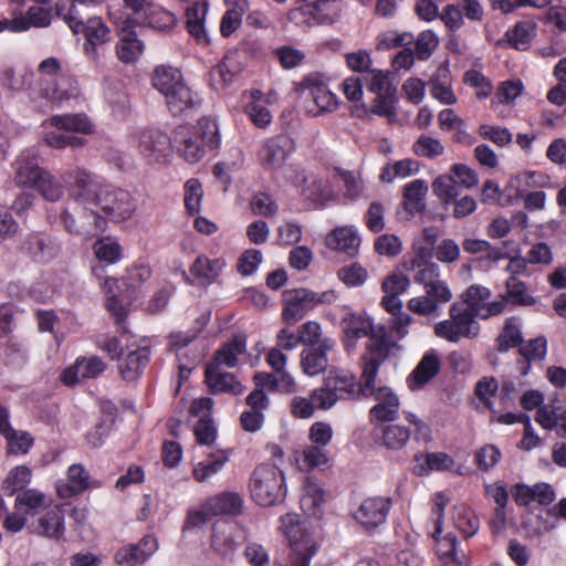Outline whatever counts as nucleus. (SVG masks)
<instances>
[{"mask_svg": "<svg viewBox=\"0 0 566 566\" xmlns=\"http://www.w3.org/2000/svg\"><path fill=\"white\" fill-rule=\"evenodd\" d=\"M171 140L180 157L196 164L220 146L219 128L216 120L203 117L196 126L176 127Z\"/></svg>", "mask_w": 566, "mask_h": 566, "instance_id": "nucleus-1", "label": "nucleus"}, {"mask_svg": "<svg viewBox=\"0 0 566 566\" xmlns=\"http://www.w3.org/2000/svg\"><path fill=\"white\" fill-rule=\"evenodd\" d=\"M45 129L54 127L56 130H46L43 142L52 148L63 149L67 146L72 148L83 147L86 143L85 138L77 137L72 133H91L92 125L88 118L83 114L54 115L43 122Z\"/></svg>", "mask_w": 566, "mask_h": 566, "instance_id": "nucleus-2", "label": "nucleus"}, {"mask_svg": "<svg viewBox=\"0 0 566 566\" xmlns=\"http://www.w3.org/2000/svg\"><path fill=\"white\" fill-rule=\"evenodd\" d=\"M358 384L353 373L334 368L324 378L323 385L312 391V398L318 408L327 410L338 400L358 395Z\"/></svg>", "mask_w": 566, "mask_h": 566, "instance_id": "nucleus-3", "label": "nucleus"}, {"mask_svg": "<svg viewBox=\"0 0 566 566\" xmlns=\"http://www.w3.org/2000/svg\"><path fill=\"white\" fill-rule=\"evenodd\" d=\"M282 471L273 464L256 467L250 479V491L253 500L262 506L274 505L285 497Z\"/></svg>", "mask_w": 566, "mask_h": 566, "instance_id": "nucleus-4", "label": "nucleus"}, {"mask_svg": "<svg viewBox=\"0 0 566 566\" xmlns=\"http://www.w3.org/2000/svg\"><path fill=\"white\" fill-rule=\"evenodd\" d=\"M335 300L336 294L333 290L322 293L304 287L286 290L283 293V318L287 324H295L318 304H331Z\"/></svg>", "mask_w": 566, "mask_h": 566, "instance_id": "nucleus-5", "label": "nucleus"}, {"mask_svg": "<svg viewBox=\"0 0 566 566\" xmlns=\"http://www.w3.org/2000/svg\"><path fill=\"white\" fill-rule=\"evenodd\" d=\"M376 379L369 381L365 387V379H359L358 395L373 397L376 405L369 410V420L375 422L395 421L399 417L400 401L394 390L387 386L376 387Z\"/></svg>", "mask_w": 566, "mask_h": 566, "instance_id": "nucleus-6", "label": "nucleus"}, {"mask_svg": "<svg viewBox=\"0 0 566 566\" xmlns=\"http://www.w3.org/2000/svg\"><path fill=\"white\" fill-rule=\"evenodd\" d=\"M395 346L391 333L384 326L377 325L367 344V353L361 357L363 371L359 379H365V387L376 379L381 364Z\"/></svg>", "mask_w": 566, "mask_h": 566, "instance_id": "nucleus-7", "label": "nucleus"}, {"mask_svg": "<svg viewBox=\"0 0 566 566\" xmlns=\"http://www.w3.org/2000/svg\"><path fill=\"white\" fill-rule=\"evenodd\" d=\"M101 196L97 208L104 214L101 217L105 220L123 222L136 211V200L127 190L106 186Z\"/></svg>", "mask_w": 566, "mask_h": 566, "instance_id": "nucleus-8", "label": "nucleus"}, {"mask_svg": "<svg viewBox=\"0 0 566 566\" xmlns=\"http://www.w3.org/2000/svg\"><path fill=\"white\" fill-rule=\"evenodd\" d=\"M63 180L69 185L71 196L76 202L83 205L84 208H97L105 185H102L94 176L82 169L65 172Z\"/></svg>", "mask_w": 566, "mask_h": 566, "instance_id": "nucleus-9", "label": "nucleus"}, {"mask_svg": "<svg viewBox=\"0 0 566 566\" xmlns=\"http://www.w3.org/2000/svg\"><path fill=\"white\" fill-rule=\"evenodd\" d=\"M20 252L32 261L46 264L54 260L62 251L57 238L42 231L29 232L20 243Z\"/></svg>", "mask_w": 566, "mask_h": 566, "instance_id": "nucleus-10", "label": "nucleus"}, {"mask_svg": "<svg viewBox=\"0 0 566 566\" xmlns=\"http://www.w3.org/2000/svg\"><path fill=\"white\" fill-rule=\"evenodd\" d=\"M293 150V139L285 134H280L262 144L258 151V158L264 169L277 170L284 165Z\"/></svg>", "mask_w": 566, "mask_h": 566, "instance_id": "nucleus-11", "label": "nucleus"}, {"mask_svg": "<svg viewBox=\"0 0 566 566\" xmlns=\"http://www.w3.org/2000/svg\"><path fill=\"white\" fill-rule=\"evenodd\" d=\"M302 92L307 91L314 107H307V113L318 116L324 113H332L338 107V99L326 84L321 82L316 76L310 75L301 83Z\"/></svg>", "mask_w": 566, "mask_h": 566, "instance_id": "nucleus-12", "label": "nucleus"}, {"mask_svg": "<svg viewBox=\"0 0 566 566\" xmlns=\"http://www.w3.org/2000/svg\"><path fill=\"white\" fill-rule=\"evenodd\" d=\"M72 32L84 34V52L93 61L98 59L97 48L111 41V30L99 17L90 18L86 22L82 17L78 30Z\"/></svg>", "mask_w": 566, "mask_h": 566, "instance_id": "nucleus-13", "label": "nucleus"}, {"mask_svg": "<svg viewBox=\"0 0 566 566\" xmlns=\"http://www.w3.org/2000/svg\"><path fill=\"white\" fill-rule=\"evenodd\" d=\"M391 505L388 496H371L360 503L353 516L365 528H376L386 522Z\"/></svg>", "mask_w": 566, "mask_h": 566, "instance_id": "nucleus-14", "label": "nucleus"}, {"mask_svg": "<svg viewBox=\"0 0 566 566\" xmlns=\"http://www.w3.org/2000/svg\"><path fill=\"white\" fill-rule=\"evenodd\" d=\"M171 138L159 129H146L139 134L138 150L149 163H159L170 153Z\"/></svg>", "mask_w": 566, "mask_h": 566, "instance_id": "nucleus-15", "label": "nucleus"}, {"mask_svg": "<svg viewBox=\"0 0 566 566\" xmlns=\"http://www.w3.org/2000/svg\"><path fill=\"white\" fill-rule=\"evenodd\" d=\"M96 486L82 464H72L67 469L66 479L56 481L55 489L60 499H71L90 488Z\"/></svg>", "mask_w": 566, "mask_h": 566, "instance_id": "nucleus-16", "label": "nucleus"}, {"mask_svg": "<svg viewBox=\"0 0 566 566\" xmlns=\"http://www.w3.org/2000/svg\"><path fill=\"white\" fill-rule=\"evenodd\" d=\"M335 347V340L324 338L316 346H307L301 353V368L307 376H317L328 367L327 353Z\"/></svg>", "mask_w": 566, "mask_h": 566, "instance_id": "nucleus-17", "label": "nucleus"}, {"mask_svg": "<svg viewBox=\"0 0 566 566\" xmlns=\"http://www.w3.org/2000/svg\"><path fill=\"white\" fill-rule=\"evenodd\" d=\"M512 496L518 506H528L533 502L546 506L555 501L556 493L553 486L545 482L535 483L534 485L516 483L513 486Z\"/></svg>", "mask_w": 566, "mask_h": 566, "instance_id": "nucleus-18", "label": "nucleus"}, {"mask_svg": "<svg viewBox=\"0 0 566 566\" xmlns=\"http://www.w3.org/2000/svg\"><path fill=\"white\" fill-rule=\"evenodd\" d=\"M104 369L105 363L97 356L77 358L72 366L63 371L61 379L64 385L73 386L82 379L97 377Z\"/></svg>", "mask_w": 566, "mask_h": 566, "instance_id": "nucleus-19", "label": "nucleus"}, {"mask_svg": "<svg viewBox=\"0 0 566 566\" xmlns=\"http://www.w3.org/2000/svg\"><path fill=\"white\" fill-rule=\"evenodd\" d=\"M157 548V539L153 535H145L137 544L119 548L115 554V560L120 565L143 564Z\"/></svg>", "mask_w": 566, "mask_h": 566, "instance_id": "nucleus-20", "label": "nucleus"}, {"mask_svg": "<svg viewBox=\"0 0 566 566\" xmlns=\"http://www.w3.org/2000/svg\"><path fill=\"white\" fill-rule=\"evenodd\" d=\"M46 170L39 166L38 155L33 150L23 151L15 160V182L32 188Z\"/></svg>", "mask_w": 566, "mask_h": 566, "instance_id": "nucleus-21", "label": "nucleus"}, {"mask_svg": "<svg viewBox=\"0 0 566 566\" xmlns=\"http://www.w3.org/2000/svg\"><path fill=\"white\" fill-rule=\"evenodd\" d=\"M169 112L174 116L189 114L201 104V98L198 93L193 92L186 82L179 84L174 91L165 96Z\"/></svg>", "mask_w": 566, "mask_h": 566, "instance_id": "nucleus-22", "label": "nucleus"}, {"mask_svg": "<svg viewBox=\"0 0 566 566\" xmlns=\"http://www.w3.org/2000/svg\"><path fill=\"white\" fill-rule=\"evenodd\" d=\"M342 327L345 334L344 346L348 353L356 348V342L359 338L371 337L376 326L369 318L358 314H347L342 321Z\"/></svg>", "mask_w": 566, "mask_h": 566, "instance_id": "nucleus-23", "label": "nucleus"}, {"mask_svg": "<svg viewBox=\"0 0 566 566\" xmlns=\"http://www.w3.org/2000/svg\"><path fill=\"white\" fill-rule=\"evenodd\" d=\"M326 244L332 250L354 256L358 253L360 237L353 226L337 227L326 237Z\"/></svg>", "mask_w": 566, "mask_h": 566, "instance_id": "nucleus-24", "label": "nucleus"}, {"mask_svg": "<svg viewBox=\"0 0 566 566\" xmlns=\"http://www.w3.org/2000/svg\"><path fill=\"white\" fill-rule=\"evenodd\" d=\"M104 0H57L54 6L55 13L70 27L72 31L80 28V19L83 17V10L96 7Z\"/></svg>", "mask_w": 566, "mask_h": 566, "instance_id": "nucleus-25", "label": "nucleus"}, {"mask_svg": "<svg viewBox=\"0 0 566 566\" xmlns=\"http://www.w3.org/2000/svg\"><path fill=\"white\" fill-rule=\"evenodd\" d=\"M441 363L439 355L434 350L427 352L416 368L408 377V385L413 389H418L434 378L440 371Z\"/></svg>", "mask_w": 566, "mask_h": 566, "instance_id": "nucleus-26", "label": "nucleus"}, {"mask_svg": "<svg viewBox=\"0 0 566 566\" xmlns=\"http://www.w3.org/2000/svg\"><path fill=\"white\" fill-rule=\"evenodd\" d=\"M90 217L94 219V223L92 224L80 222V220L77 221L67 210H63L61 221L63 222L64 229L71 234L95 237L105 230L106 221L96 210H91Z\"/></svg>", "mask_w": 566, "mask_h": 566, "instance_id": "nucleus-27", "label": "nucleus"}, {"mask_svg": "<svg viewBox=\"0 0 566 566\" xmlns=\"http://www.w3.org/2000/svg\"><path fill=\"white\" fill-rule=\"evenodd\" d=\"M243 499L235 492H222L206 501V510L210 515H239L242 513Z\"/></svg>", "mask_w": 566, "mask_h": 566, "instance_id": "nucleus-28", "label": "nucleus"}, {"mask_svg": "<svg viewBox=\"0 0 566 566\" xmlns=\"http://www.w3.org/2000/svg\"><path fill=\"white\" fill-rule=\"evenodd\" d=\"M206 382L212 394L229 392L234 396L243 392V386L231 373H221L217 366H208L205 373Z\"/></svg>", "mask_w": 566, "mask_h": 566, "instance_id": "nucleus-29", "label": "nucleus"}, {"mask_svg": "<svg viewBox=\"0 0 566 566\" xmlns=\"http://www.w3.org/2000/svg\"><path fill=\"white\" fill-rule=\"evenodd\" d=\"M148 347H138L129 350L118 359V369L126 380L136 379L149 361Z\"/></svg>", "mask_w": 566, "mask_h": 566, "instance_id": "nucleus-30", "label": "nucleus"}, {"mask_svg": "<svg viewBox=\"0 0 566 566\" xmlns=\"http://www.w3.org/2000/svg\"><path fill=\"white\" fill-rule=\"evenodd\" d=\"M36 533L52 538L61 539L65 533L64 513L60 506H54L44 513L39 520L35 528Z\"/></svg>", "mask_w": 566, "mask_h": 566, "instance_id": "nucleus-31", "label": "nucleus"}, {"mask_svg": "<svg viewBox=\"0 0 566 566\" xmlns=\"http://www.w3.org/2000/svg\"><path fill=\"white\" fill-rule=\"evenodd\" d=\"M375 436L379 437L380 444L388 450H401L410 439L408 427L400 424H380L374 430Z\"/></svg>", "mask_w": 566, "mask_h": 566, "instance_id": "nucleus-32", "label": "nucleus"}, {"mask_svg": "<svg viewBox=\"0 0 566 566\" xmlns=\"http://www.w3.org/2000/svg\"><path fill=\"white\" fill-rule=\"evenodd\" d=\"M211 547L220 556L231 558L238 548L234 528L228 523L214 525L211 535Z\"/></svg>", "mask_w": 566, "mask_h": 566, "instance_id": "nucleus-33", "label": "nucleus"}, {"mask_svg": "<svg viewBox=\"0 0 566 566\" xmlns=\"http://www.w3.org/2000/svg\"><path fill=\"white\" fill-rule=\"evenodd\" d=\"M428 192V185L422 179H415L403 187V208L410 214L420 213L426 209V196Z\"/></svg>", "mask_w": 566, "mask_h": 566, "instance_id": "nucleus-34", "label": "nucleus"}, {"mask_svg": "<svg viewBox=\"0 0 566 566\" xmlns=\"http://www.w3.org/2000/svg\"><path fill=\"white\" fill-rule=\"evenodd\" d=\"M247 350V337L242 334L235 335L230 342L218 349L210 366L224 365L232 368L237 365L238 357Z\"/></svg>", "mask_w": 566, "mask_h": 566, "instance_id": "nucleus-35", "label": "nucleus"}, {"mask_svg": "<svg viewBox=\"0 0 566 566\" xmlns=\"http://www.w3.org/2000/svg\"><path fill=\"white\" fill-rule=\"evenodd\" d=\"M137 22L154 30L167 31L175 27L176 17L174 13L153 2L148 4L145 13H143Z\"/></svg>", "mask_w": 566, "mask_h": 566, "instance_id": "nucleus-36", "label": "nucleus"}, {"mask_svg": "<svg viewBox=\"0 0 566 566\" xmlns=\"http://www.w3.org/2000/svg\"><path fill=\"white\" fill-rule=\"evenodd\" d=\"M228 460V454L222 450L210 453L207 459L195 465L192 471L195 480L199 483L207 482L222 470Z\"/></svg>", "mask_w": 566, "mask_h": 566, "instance_id": "nucleus-37", "label": "nucleus"}, {"mask_svg": "<svg viewBox=\"0 0 566 566\" xmlns=\"http://www.w3.org/2000/svg\"><path fill=\"white\" fill-rule=\"evenodd\" d=\"M523 335L520 318L512 316L505 319L504 326L496 338V348L500 353H506L511 348L521 347Z\"/></svg>", "mask_w": 566, "mask_h": 566, "instance_id": "nucleus-38", "label": "nucleus"}, {"mask_svg": "<svg viewBox=\"0 0 566 566\" xmlns=\"http://www.w3.org/2000/svg\"><path fill=\"white\" fill-rule=\"evenodd\" d=\"M449 315L454 321L457 331L460 333L462 338H473L479 334L480 326L473 313L464 310L463 305L454 303L449 310Z\"/></svg>", "mask_w": 566, "mask_h": 566, "instance_id": "nucleus-39", "label": "nucleus"}, {"mask_svg": "<svg viewBox=\"0 0 566 566\" xmlns=\"http://www.w3.org/2000/svg\"><path fill=\"white\" fill-rule=\"evenodd\" d=\"M151 81L154 87L164 96L168 95L175 87L185 82L180 70L167 65L157 66Z\"/></svg>", "mask_w": 566, "mask_h": 566, "instance_id": "nucleus-40", "label": "nucleus"}, {"mask_svg": "<svg viewBox=\"0 0 566 566\" xmlns=\"http://www.w3.org/2000/svg\"><path fill=\"white\" fill-rule=\"evenodd\" d=\"M430 93L433 98L446 105H452L457 102L455 95L451 90L449 69L447 66H440L431 81Z\"/></svg>", "mask_w": 566, "mask_h": 566, "instance_id": "nucleus-41", "label": "nucleus"}, {"mask_svg": "<svg viewBox=\"0 0 566 566\" xmlns=\"http://www.w3.org/2000/svg\"><path fill=\"white\" fill-rule=\"evenodd\" d=\"M304 181L307 184L302 190V196L316 206L324 207L336 198L332 186L327 181L318 178H313L310 181L304 178Z\"/></svg>", "mask_w": 566, "mask_h": 566, "instance_id": "nucleus-42", "label": "nucleus"}, {"mask_svg": "<svg viewBox=\"0 0 566 566\" xmlns=\"http://www.w3.org/2000/svg\"><path fill=\"white\" fill-rule=\"evenodd\" d=\"M144 50V44L137 39V34L133 29H123L120 41L117 44V56L120 61L130 63L138 59Z\"/></svg>", "mask_w": 566, "mask_h": 566, "instance_id": "nucleus-43", "label": "nucleus"}, {"mask_svg": "<svg viewBox=\"0 0 566 566\" xmlns=\"http://www.w3.org/2000/svg\"><path fill=\"white\" fill-rule=\"evenodd\" d=\"M14 506L24 514L34 515L48 506V501L43 492L35 489H27L17 495Z\"/></svg>", "mask_w": 566, "mask_h": 566, "instance_id": "nucleus-44", "label": "nucleus"}, {"mask_svg": "<svg viewBox=\"0 0 566 566\" xmlns=\"http://www.w3.org/2000/svg\"><path fill=\"white\" fill-rule=\"evenodd\" d=\"M224 265L222 259L210 260L205 255H199L191 265L190 273L192 276L210 283L220 274Z\"/></svg>", "mask_w": 566, "mask_h": 566, "instance_id": "nucleus-45", "label": "nucleus"}, {"mask_svg": "<svg viewBox=\"0 0 566 566\" xmlns=\"http://www.w3.org/2000/svg\"><path fill=\"white\" fill-rule=\"evenodd\" d=\"M464 310L473 313L476 317L484 311L486 301L491 297V291L482 285H471L461 295Z\"/></svg>", "mask_w": 566, "mask_h": 566, "instance_id": "nucleus-46", "label": "nucleus"}, {"mask_svg": "<svg viewBox=\"0 0 566 566\" xmlns=\"http://www.w3.org/2000/svg\"><path fill=\"white\" fill-rule=\"evenodd\" d=\"M505 297L515 306H531L536 298L527 292L526 284L518 277L510 276L505 282Z\"/></svg>", "mask_w": 566, "mask_h": 566, "instance_id": "nucleus-47", "label": "nucleus"}, {"mask_svg": "<svg viewBox=\"0 0 566 566\" xmlns=\"http://www.w3.org/2000/svg\"><path fill=\"white\" fill-rule=\"evenodd\" d=\"M535 30L536 27L534 23L521 21L517 22L513 29L506 31L505 38L512 48L524 51L530 46L535 35Z\"/></svg>", "mask_w": 566, "mask_h": 566, "instance_id": "nucleus-48", "label": "nucleus"}, {"mask_svg": "<svg viewBox=\"0 0 566 566\" xmlns=\"http://www.w3.org/2000/svg\"><path fill=\"white\" fill-rule=\"evenodd\" d=\"M93 251L99 263L114 264L122 259V247L109 237L98 239L93 244Z\"/></svg>", "mask_w": 566, "mask_h": 566, "instance_id": "nucleus-49", "label": "nucleus"}, {"mask_svg": "<svg viewBox=\"0 0 566 566\" xmlns=\"http://www.w3.org/2000/svg\"><path fill=\"white\" fill-rule=\"evenodd\" d=\"M208 11V4L195 2L186 10L187 29L197 40L206 38L205 18Z\"/></svg>", "mask_w": 566, "mask_h": 566, "instance_id": "nucleus-50", "label": "nucleus"}, {"mask_svg": "<svg viewBox=\"0 0 566 566\" xmlns=\"http://www.w3.org/2000/svg\"><path fill=\"white\" fill-rule=\"evenodd\" d=\"M32 471L25 465H18L9 471L2 482V489L9 495L18 491H24V488L31 482Z\"/></svg>", "mask_w": 566, "mask_h": 566, "instance_id": "nucleus-51", "label": "nucleus"}, {"mask_svg": "<svg viewBox=\"0 0 566 566\" xmlns=\"http://www.w3.org/2000/svg\"><path fill=\"white\" fill-rule=\"evenodd\" d=\"M7 440V453L13 455H23L29 452L33 446L34 439L27 431L10 429V432L2 434Z\"/></svg>", "mask_w": 566, "mask_h": 566, "instance_id": "nucleus-52", "label": "nucleus"}, {"mask_svg": "<svg viewBox=\"0 0 566 566\" xmlns=\"http://www.w3.org/2000/svg\"><path fill=\"white\" fill-rule=\"evenodd\" d=\"M239 69L232 65L230 59L226 57L222 62L214 65L210 71L211 86L220 90L230 84L237 75Z\"/></svg>", "mask_w": 566, "mask_h": 566, "instance_id": "nucleus-53", "label": "nucleus"}, {"mask_svg": "<svg viewBox=\"0 0 566 566\" xmlns=\"http://www.w3.org/2000/svg\"><path fill=\"white\" fill-rule=\"evenodd\" d=\"M432 190L446 205L454 201L460 196L459 187L451 174L437 177L432 182Z\"/></svg>", "mask_w": 566, "mask_h": 566, "instance_id": "nucleus-54", "label": "nucleus"}, {"mask_svg": "<svg viewBox=\"0 0 566 566\" xmlns=\"http://www.w3.org/2000/svg\"><path fill=\"white\" fill-rule=\"evenodd\" d=\"M32 188L49 201H57L64 193L63 185L49 171H45Z\"/></svg>", "mask_w": 566, "mask_h": 566, "instance_id": "nucleus-55", "label": "nucleus"}, {"mask_svg": "<svg viewBox=\"0 0 566 566\" xmlns=\"http://www.w3.org/2000/svg\"><path fill=\"white\" fill-rule=\"evenodd\" d=\"M413 153L419 157L434 159L444 153V146L437 138L421 135L412 145Z\"/></svg>", "mask_w": 566, "mask_h": 566, "instance_id": "nucleus-56", "label": "nucleus"}, {"mask_svg": "<svg viewBox=\"0 0 566 566\" xmlns=\"http://www.w3.org/2000/svg\"><path fill=\"white\" fill-rule=\"evenodd\" d=\"M304 495L302 506L307 510H315L324 502L325 492L322 486L312 478L307 476L304 481Z\"/></svg>", "mask_w": 566, "mask_h": 566, "instance_id": "nucleus-57", "label": "nucleus"}, {"mask_svg": "<svg viewBox=\"0 0 566 566\" xmlns=\"http://www.w3.org/2000/svg\"><path fill=\"white\" fill-rule=\"evenodd\" d=\"M14 20H22L25 24L23 31L34 28H46L51 24V11L42 7H30L25 15L15 17Z\"/></svg>", "mask_w": 566, "mask_h": 566, "instance_id": "nucleus-58", "label": "nucleus"}, {"mask_svg": "<svg viewBox=\"0 0 566 566\" xmlns=\"http://www.w3.org/2000/svg\"><path fill=\"white\" fill-rule=\"evenodd\" d=\"M338 176L344 184V197L346 199L356 200L361 197L365 187L364 181L359 175L353 171L338 170Z\"/></svg>", "mask_w": 566, "mask_h": 566, "instance_id": "nucleus-59", "label": "nucleus"}, {"mask_svg": "<svg viewBox=\"0 0 566 566\" xmlns=\"http://www.w3.org/2000/svg\"><path fill=\"white\" fill-rule=\"evenodd\" d=\"M203 190L198 179H189L185 184V206L190 214L199 212Z\"/></svg>", "mask_w": 566, "mask_h": 566, "instance_id": "nucleus-60", "label": "nucleus"}, {"mask_svg": "<svg viewBox=\"0 0 566 566\" xmlns=\"http://www.w3.org/2000/svg\"><path fill=\"white\" fill-rule=\"evenodd\" d=\"M193 433L199 444L210 446L217 438V428L210 415H203L195 426Z\"/></svg>", "mask_w": 566, "mask_h": 566, "instance_id": "nucleus-61", "label": "nucleus"}, {"mask_svg": "<svg viewBox=\"0 0 566 566\" xmlns=\"http://www.w3.org/2000/svg\"><path fill=\"white\" fill-rule=\"evenodd\" d=\"M367 87L370 92L376 94L388 93L390 95L397 94V87L389 78V73L374 70L370 72Z\"/></svg>", "mask_w": 566, "mask_h": 566, "instance_id": "nucleus-62", "label": "nucleus"}, {"mask_svg": "<svg viewBox=\"0 0 566 566\" xmlns=\"http://www.w3.org/2000/svg\"><path fill=\"white\" fill-rule=\"evenodd\" d=\"M501 458L502 453L497 447L486 444L476 451L474 460L480 470L488 472L499 463Z\"/></svg>", "mask_w": 566, "mask_h": 566, "instance_id": "nucleus-63", "label": "nucleus"}, {"mask_svg": "<svg viewBox=\"0 0 566 566\" xmlns=\"http://www.w3.org/2000/svg\"><path fill=\"white\" fill-rule=\"evenodd\" d=\"M251 209L255 216L271 218L277 213L279 207L270 195L259 192L251 200Z\"/></svg>", "mask_w": 566, "mask_h": 566, "instance_id": "nucleus-64", "label": "nucleus"}]
</instances>
